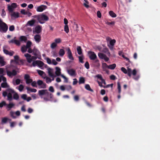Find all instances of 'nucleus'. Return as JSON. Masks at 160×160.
<instances>
[{
	"instance_id": "1",
	"label": "nucleus",
	"mask_w": 160,
	"mask_h": 160,
	"mask_svg": "<svg viewBox=\"0 0 160 160\" xmlns=\"http://www.w3.org/2000/svg\"><path fill=\"white\" fill-rule=\"evenodd\" d=\"M7 91L8 92L7 100L11 101L13 99L16 100H18L19 99V96L18 94L13 89L11 88H8Z\"/></svg>"
},
{
	"instance_id": "2",
	"label": "nucleus",
	"mask_w": 160,
	"mask_h": 160,
	"mask_svg": "<svg viewBox=\"0 0 160 160\" xmlns=\"http://www.w3.org/2000/svg\"><path fill=\"white\" fill-rule=\"evenodd\" d=\"M38 94L41 97L43 95H46L47 97L43 98L44 100L45 101H49L50 99L52 98L53 97V94L49 93L47 89L39 90L38 92Z\"/></svg>"
},
{
	"instance_id": "3",
	"label": "nucleus",
	"mask_w": 160,
	"mask_h": 160,
	"mask_svg": "<svg viewBox=\"0 0 160 160\" xmlns=\"http://www.w3.org/2000/svg\"><path fill=\"white\" fill-rule=\"evenodd\" d=\"M121 70L124 73L127 74L129 77H131L132 74L133 76L136 75L137 72L135 69H134L132 71L131 69L130 68H128V69L127 70L124 68L122 67L121 68Z\"/></svg>"
},
{
	"instance_id": "4",
	"label": "nucleus",
	"mask_w": 160,
	"mask_h": 160,
	"mask_svg": "<svg viewBox=\"0 0 160 160\" xmlns=\"http://www.w3.org/2000/svg\"><path fill=\"white\" fill-rule=\"evenodd\" d=\"M49 20V18L43 13L40 14L39 22L40 24H43Z\"/></svg>"
},
{
	"instance_id": "5",
	"label": "nucleus",
	"mask_w": 160,
	"mask_h": 160,
	"mask_svg": "<svg viewBox=\"0 0 160 160\" xmlns=\"http://www.w3.org/2000/svg\"><path fill=\"white\" fill-rule=\"evenodd\" d=\"M6 72L7 75L10 78L16 76L17 74V71L15 69H13L12 71H10L8 69H7Z\"/></svg>"
},
{
	"instance_id": "6",
	"label": "nucleus",
	"mask_w": 160,
	"mask_h": 160,
	"mask_svg": "<svg viewBox=\"0 0 160 160\" xmlns=\"http://www.w3.org/2000/svg\"><path fill=\"white\" fill-rule=\"evenodd\" d=\"M8 46L7 45L4 46L3 47V51L4 53L6 55H9L10 56H13L14 52L13 51H12L11 52H9L8 50H6V49L7 48Z\"/></svg>"
},
{
	"instance_id": "7",
	"label": "nucleus",
	"mask_w": 160,
	"mask_h": 160,
	"mask_svg": "<svg viewBox=\"0 0 160 160\" xmlns=\"http://www.w3.org/2000/svg\"><path fill=\"white\" fill-rule=\"evenodd\" d=\"M0 25V32H5L8 29V26L5 23Z\"/></svg>"
},
{
	"instance_id": "8",
	"label": "nucleus",
	"mask_w": 160,
	"mask_h": 160,
	"mask_svg": "<svg viewBox=\"0 0 160 160\" xmlns=\"http://www.w3.org/2000/svg\"><path fill=\"white\" fill-rule=\"evenodd\" d=\"M88 54L89 56V58L91 60H95L97 58L96 54L93 52L89 51L88 52Z\"/></svg>"
},
{
	"instance_id": "9",
	"label": "nucleus",
	"mask_w": 160,
	"mask_h": 160,
	"mask_svg": "<svg viewBox=\"0 0 160 160\" xmlns=\"http://www.w3.org/2000/svg\"><path fill=\"white\" fill-rule=\"evenodd\" d=\"M17 4L16 3H13L11 4V5H8V9L9 12H12L14 8H17Z\"/></svg>"
},
{
	"instance_id": "10",
	"label": "nucleus",
	"mask_w": 160,
	"mask_h": 160,
	"mask_svg": "<svg viewBox=\"0 0 160 160\" xmlns=\"http://www.w3.org/2000/svg\"><path fill=\"white\" fill-rule=\"evenodd\" d=\"M30 76L28 74H26L24 76V78L26 80V83L28 84L32 82V79L30 78Z\"/></svg>"
},
{
	"instance_id": "11",
	"label": "nucleus",
	"mask_w": 160,
	"mask_h": 160,
	"mask_svg": "<svg viewBox=\"0 0 160 160\" xmlns=\"http://www.w3.org/2000/svg\"><path fill=\"white\" fill-rule=\"evenodd\" d=\"M42 27L40 25H38L35 28L34 30H33V32H35L39 34L42 32Z\"/></svg>"
},
{
	"instance_id": "12",
	"label": "nucleus",
	"mask_w": 160,
	"mask_h": 160,
	"mask_svg": "<svg viewBox=\"0 0 160 160\" xmlns=\"http://www.w3.org/2000/svg\"><path fill=\"white\" fill-rule=\"evenodd\" d=\"M47 8V7L46 6L44 5H41L37 8L36 10L38 12H42L44 10Z\"/></svg>"
},
{
	"instance_id": "13",
	"label": "nucleus",
	"mask_w": 160,
	"mask_h": 160,
	"mask_svg": "<svg viewBox=\"0 0 160 160\" xmlns=\"http://www.w3.org/2000/svg\"><path fill=\"white\" fill-rule=\"evenodd\" d=\"M67 54L68 58L69 59L73 60H74V58L73 57L70 48H67Z\"/></svg>"
},
{
	"instance_id": "14",
	"label": "nucleus",
	"mask_w": 160,
	"mask_h": 160,
	"mask_svg": "<svg viewBox=\"0 0 160 160\" xmlns=\"http://www.w3.org/2000/svg\"><path fill=\"white\" fill-rule=\"evenodd\" d=\"M36 22V20L34 19H32V20L28 21L26 24V26H33Z\"/></svg>"
},
{
	"instance_id": "15",
	"label": "nucleus",
	"mask_w": 160,
	"mask_h": 160,
	"mask_svg": "<svg viewBox=\"0 0 160 160\" xmlns=\"http://www.w3.org/2000/svg\"><path fill=\"white\" fill-rule=\"evenodd\" d=\"M67 72L68 74L71 76H75L76 75L75 70L73 69L68 70Z\"/></svg>"
},
{
	"instance_id": "16",
	"label": "nucleus",
	"mask_w": 160,
	"mask_h": 160,
	"mask_svg": "<svg viewBox=\"0 0 160 160\" xmlns=\"http://www.w3.org/2000/svg\"><path fill=\"white\" fill-rule=\"evenodd\" d=\"M24 56L26 57L27 62L29 63H31L32 61L31 58V55L28 53H26L24 54Z\"/></svg>"
},
{
	"instance_id": "17",
	"label": "nucleus",
	"mask_w": 160,
	"mask_h": 160,
	"mask_svg": "<svg viewBox=\"0 0 160 160\" xmlns=\"http://www.w3.org/2000/svg\"><path fill=\"white\" fill-rule=\"evenodd\" d=\"M41 36L39 34H37L34 37V39L37 43L39 42L41 40Z\"/></svg>"
},
{
	"instance_id": "18",
	"label": "nucleus",
	"mask_w": 160,
	"mask_h": 160,
	"mask_svg": "<svg viewBox=\"0 0 160 160\" xmlns=\"http://www.w3.org/2000/svg\"><path fill=\"white\" fill-rule=\"evenodd\" d=\"M9 43H14L17 45H20V42L17 40L12 39L9 41Z\"/></svg>"
},
{
	"instance_id": "19",
	"label": "nucleus",
	"mask_w": 160,
	"mask_h": 160,
	"mask_svg": "<svg viewBox=\"0 0 160 160\" xmlns=\"http://www.w3.org/2000/svg\"><path fill=\"white\" fill-rule=\"evenodd\" d=\"M93 64L94 67H98L100 66L99 61L97 59H96L94 61H93Z\"/></svg>"
},
{
	"instance_id": "20",
	"label": "nucleus",
	"mask_w": 160,
	"mask_h": 160,
	"mask_svg": "<svg viewBox=\"0 0 160 160\" xmlns=\"http://www.w3.org/2000/svg\"><path fill=\"white\" fill-rule=\"evenodd\" d=\"M116 40L114 39H112L111 40H110L109 42L110 45L111 46V47H109L111 49L113 48V47L114 46L115 42H116Z\"/></svg>"
},
{
	"instance_id": "21",
	"label": "nucleus",
	"mask_w": 160,
	"mask_h": 160,
	"mask_svg": "<svg viewBox=\"0 0 160 160\" xmlns=\"http://www.w3.org/2000/svg\"><path fill=\"white\" fill-rule=\"evenodd\" d=\"M58 53L60 56L62 57L65 54V50H64V49L61 48L59 50Z\"/></svg>"
},
{
	"instance_id": "22",
	"label": "nucleus",
	"mask_w": 160,
	"mask_h": 160,
	"mask_svg": "<svg viewBox=\"0 0 160 160\" xmlns=\"http://www.w3.org/2000/svg\"><path fill=\"white\" fill-rule=\"evenodd\" d=\"M56 71L55 72V74L57 76H59L61 74V69L60 68L58 67L56 68Z\"/></svg>"
},
{
	"instance_id": "23",
	"label": "nucleus",
	"mask_w": 160,
	"mask_h": 160,
	"mask_svg": "<svg viewBox=\"0 0 160 160\" xmlns=\"http://www.w3.org/2000/svg\"><path fill=\"white\" fill-rule=\"evenodd\" d=\"M12 13L11 14L12 17L15 18H18L19 17V14L18 12H12Z\"/></svg>"
},
{
	"instance_id": "24",
	"label": "nucleus",
	"mask_w": 160,
	"mask_h": 160,
	"mask_svg": "<svg viewBox=\"0 0 160 160\" xmlns=\"http://www.w3.org/2000/svg\"><path fill=\"white\" fill-rule=\"evenodd\" d=\"M48 75L50 77L54 76V74L52 72V69L50 68H49L48 69Z\"/></svg>"
},
{
	"instance_id": "25",
	"label": "nucleus",
	"mask_w": 160,
	"mask_h": 160,
	"mask_svg": "<svg viewBox=\"0 0 160 160\" xmlns=\"http://www.w3.org/2000/svg\"><path fill=\"white\" fill-rule=\"evenodd\" d=\"M26 89L27 90V92L28 93H29V92L28 91H30L31 92H36L37 90L36 89L34 88H31L29 87H27Z\"/></svg>"
},
{
	"instance_id": "26",
	"label": "nucleus",
	"mask_w": 160,
	"mask_h": 160,
	"mask_svg": "<svg viewBox=\"0 0 160 160\" xmlns=\"http://www.w3.org/2000/svg\"><path fill=\"white\" fill-rule=\"evenodd\" d=\"M85 88L88 91H91L92 92H93V90L91 88L89 85L88 84H87L85 85Z\"/></svg>"
},
{
	"instance_id": "27",
	"label": "nucleus",
	"mask_w": 160,
	"mask_h": 160,
	"mask_svg": "<svg viewBox=\"0 0 160 160\" xmlns=\"http://www.w3.org/2000/svg\"><path fill=\"white\" fill-rule=\"evenodd\" d=\"M19 39L21 42L24 41L26 42L27 40V38L25 36H22L20 37Z\"/></svg>"
},
{
	"instance_id": "28",
	"label": "nucleus",
	"mask_w": 160,
	"mask_h": 160,
	"mask_svg": "<svg viewBox=\"0 0 160 160\" xmlns=\"http://www.w3.org/2000/svg\"><path fill=\"white\" fill-rule=\"evenodd\" d=\"M6 105H7V108L8 109V110H9L14 106L15 104L12 103H10Z\"/></svg>"
},
{
	"instance_id": "29",
	"label": "nucleus",
	"mask_w": 160,
	"mask_h": 160,
	"mask_svg": "<svg viewBox=\"0 0 160 160\" xmlns=\"http://www.w3.org/2000/svg\"><path fill=\"white\" fill-rule=\"evenodd\" d=\"M77 52L79 55H81L82 53V49L80 46H78L77 48Z\"/></svg>"
},
{
	"instance_id": "30",
	"label": "nucleus",
	"mask_w": 160,
	"mask_h": 160,
	"mask_svg": "<svg viewBox=\"0 0 160 160\" xmlns=\"http://www.w3.org/2000/svg\"><path fill=\"white\" fill-rule=\"evenodd\" d=\"M116 66V65L115 63L113 64H111L108 65V68L111 69L112 70H113L115 68Z\"/></svg>"
},
{
	"instance_id": "31",
	"label": "nucleus",
	"mask_w": 160,
	"mask_h": 160,
	"mask_svg": "<svg viewBox=\"0 0 160 160\" xmlns=\"http://www.w3.org/2000/svg\"><path fill=\"white\" fill-rule=\"evenodd\" d=\"M109 15L112 18H115L117 16L116 14L112 11H110L109 12Z\"/></svg>"
},
{
	"instance_id": "32",
	"label": "nucleus",
	"mask_w": 160,
	"mask_h": 160,
	"mask_svg": "<svg viewBox=\"0 0 160 160\" xmlns=\"http://www.w3.org/2000/svg\"><path fill=\"white\" fill-rule=\"evenodd\" d=\"M0 64L2 66L5 65V62L4 61L3 58L2 57H0Z\"/></svg>"
},
{
	"instance_id": "33",
	"label": "nucleus",
	"mask_w": 160,
	"mask_h": 160,
	"mask_svg": "<svg viewBox=\"0 0 160 160\" xmlns=\"http://www.w3.org/2000/svg\"><path fill=\"white\" fill-rule=\"evenodd\" d=\"M85 80L84 78L82 77H80L79 79V84L84 83L85 82Z\"/></svg>"
},
{
	"instance_id": "34",
	"label": "nucleus",
	"mask_w": 160,
	"mask_h": 160,
	"mask_svg": "<svg viewBox=\"0 0 160 160\" xmlns=\"http://www.w3.org/2000/svg\"><path fill=\"white\" fill-rule=\"evenodd\" d=\"M24 88V87L23 85L20 84L19 85L18 87H16V88L18 89L20 92H22Z\"/></svg>"
},
{
	"instance_id": "35",
	"label": "nucleus",
	"mask_w": 160,
	"mask_h": 160,
	"mask_svg": "<svg viewBox=\"0 0 160 160\" xmlns=\"http://www.w3.org/2000/svg\"><path fill=\"white\" fill-rule=\"evenodd\" d=\"M14 61L16 64H19V57L16 55L14 56Z\"/></svg>"
},
{
	"instance_id": "36",
	"label": "nucleus",
	"mask_w": 160,
	"mask_h": 160,
	"mask_svg": "<svg viewBox=\"0 0 160 160\" xmlns=\"http://www.w3.org/2000/svg\"><path fill=\"white\" fill-rule=\"evenodd\" d=\"M1 87L2 88H8L9 87L7 82H3L1 83Z\"/></svg>"
},
{
	"instance_id": "37",
	"label": "nucleus",
	"mask_w": 160,
	"mask_h": 160,
	"mask_svg": "<svg viewBox=\"0 0 160 160\" xmlns=\"http://www.w3.org/2000/svg\"><path fill=\"white\" fill-rule=\"evenodd\" d=\"M118 89V92L120 94L121 92V86L120 83L119 82L117 83Z\"/></svg>"
},
{
	"instance_id": "38",
	"label": "nucleus",
	"mask_w": 160,
	"mask_h": 160,
	"mask_svg": "<svg viewBox=\"0 0 160 160\" xmlns=\"http://www.w3.org/2000/svg\"><path fill=\"white\" fill-rule=\"evenodd\" d=\"M44 78L46 79V82L48 83H50L52 82L51 79L48 77H46Z\"/></svg>"
},
{
	"instance_id": "39",
	"label": "nucleus",
	"mask_w": 160,
	"mask_h": 160,
	"mask_svg": "<svg viewBox=\"0 0 160 160\" xmlns=\"http://www.w3.org/2000/svg\"><path fill=\"white\" fill-rule=\"evenodd\" d=\"M44 63L41 61L38 60V66L39 67H41L43 66Z\"/></svg>"
},
{
	"instance_id": "40",
	"label": "nucleus",
	"mask_w": 160,
	"mask_h": 160,
	"mask_svg": "<svg viewBox=\"0 0 160 160\" xmlns=\"http://www.w3.org/2000/svg\"><path fill=\"white\" fill-rule=\"evenodd\" d=\"M105 55H106L101 53L99 52L98 53V56L99 57L102 59H103V58H104V57Z\"/></svg>"
},
{
	"instance_id": "41",
	"label": "nucleus",
	"mask_w": 160,
	"mask_h": 160,
	"mask_svg": "<svg viewBox=\"0 0 160 160\" xmlns=\"http://www.w3.org/2000/svg\"><path fill=\"white\" fill-rule=\"evenodd\" d=\"M21 82V80L19 79H17L15 80V84L14 82H13V84L14 85H18Z\"/></svg>"
},
{
	"instance_id": "42",
	"label": "nucleus",
	"mask_w": 160,
	"mask_h": 160,
	"mask_svg": "<svg viewBox=\"0 0 160 160\" xmlns=\"http://www.w3.org/2000/svg\"><path fill=\"white\" fill-rule=\"evenodd\" d=\"M32 44L31 42L30 41H28L27 42L26 44V48H29L31 47V46Z\"/></svg>"
},
{
	"instance_id": "43",
	"label": "nucleus",
	"mask_w": 160,
	"mask_h": 160,
	"mask_svg": "<svg viewBox=\"0 0 160 160\" xmlns=\"http://www.w3.org/2000/svg\"><path fill=\"white\" fill-rule=\"evenodd\" d=\"M57 46V44L55 42H52L51 45L50 47L51 48L54 49Z\"/></svg>"
},
{
	"instance_id": "44",
	"label": "nucleus",
	"mask_w": 160,
	"mask_h": 160,
	"mask_svg": "<svg viewBox=\"0 0 160 160\" xmlns=\"http://www.w3.org/2000/svg\"><path fill=\"white\" fill-rule=\"evenodd\" d=\"M64 31L67 33H68L69 32V28L68 25H65L64 28Z\"/></svg>"
},
{
	"instance_id": "45",
	"label": "nucleus",
	"mask_w": 160,
	"mask_h": 160,
	"mask_svg": "<svg viewBox=\"0 0 160 160\" xmlns=\"http://www.w3.org/2000/svg\"><path fill=\"white\" fill-rule=\"evenodd\" d=\"M54 41H55L54 42L57 44V43H60L61 42V39L60 38H56L55 39Z\"/></svg>"
},
{
	"instance_id": "46",
	"label": "nucleus",
	"mask_w": 160,
	"mask_h": 160,
	"mask_svg": "<svg viewBox=\"0 0 160 160\" xmlns=\"http://www.w3.org/2000/svg\"><path fill=\"white\" fill-rule=\"evenodd\" d=\"M106 23L109 25H114L115 24L114 22L112 21L110 22L107 21L106 22Z\"/></svg>"
},
{
	"instance_id": "47",
	"label": "nucleus",
	"mask_w": 160,
	"mask_h": 160,
	"mask_svg": "<svg viewBox=\"0 0 160 160\" xmlns=\"http://www.w3.org/2000/svg\"><path fill=\"white\" fill-rule=\"evenodd\" d=\"M25 61V60H19V64H17L21 65H23L24 62Z\"/></svg>"
},
{
	"instance_id": "48",
	"label": "nucleus",
	"mask_w": 160,
	"mask_h": 160,
	"mask_svg": "<svg viewBox=\"0 0 160 160\" xmlns=\"http://www.w3.org/2000/svg\"><path fill=\"white\" fill-rule=\"evenodd\" d=\"M37 72L38 74L40 76H42L44 73L42 71L39 70H37Z\"/></svg>"
},
{
	"instance_id": "49",
	"label": "nucleus",
	"mask_w": 160,
	"mask_h": 160,
	"mask_svg": "<svg viewBox=\"0 0 160 160\" xmlns=\"http://www.w3.org/2000/svg\"><path fill=\"white\" fill-rule=\"evenodd\" d=\"M7 104L4 101H3L1 103H0V107L2 108L4 106H5Z\"/></svg>"
},
{
	"instance_id": "50",
	"label": "nucleus",
	"mask_w": 160,
	"mask_h": 160,
	"mask_svg": "<svg viewBox=\"0 0 160 160\" xmlns=\"http://www.w3.org/2000/svg\"><path fill=\"white\" fill-rule=\"evenodd\" d=\"M85 67L87 69H88L89 68V62L87 61L84 64Z\"/></svg>"
},
{
	"instance_id": "51",
	"label": "nucleus",
	"mask_w": 160,
	"mask_h": 160,
	"mask_svg": "<svg viewBox=\"0 0 160 160\" xmlns=\"http://www.w3.org/2000/svg\"><path fill=\"white\" fill-rule=\"evenodd\" d=\"M79 61L80 62L82 63H83V58L82 56H80L78 57Z\"/></svg>"
},
{
	"instance_id": "52",
	"label": "nucleus",
	"mask_w": 160,
	"mask_h": 160,
	"mask_svg": "<svg viewBox=\"0 0 160 160\" xmlns=\"http://www.w3.org/2000/svg\"><path fill=\"white\" fill-rule=\"evenodd\" d=\"M31 85L32 86L34 87H37V82L35 81H32V82L31 83Z\"/></svg>"
},
{
	"instance_id": "53",
	"label": "nucleus",
	"mask_w": 160,
	"mask_h": 160,
	"mask_svg": "<svg viewBox=\"0 0 160 160\" xmlns=\"http://www.w3.org/2000/svg\"><path fill=\"white\" fill-rule=\"evenodd\" d=\"M38 51L36 49H34L33 50V54L35 56H37L38 55Z\"/></svg>"
},
{
	"instance_id": "54",
	"label": "nucleus",
	"mask_w": 160,
	"mask_h": 160,
	"mask_svg": "<svg viewBox=\"0 0 160 160\" xmlns=\"http://www.w3.org/2000/svg\"><path fill=\"white\" fill-rule=\"evenodd\" d=\"M79 98L78 95H76L74 97V99L76 101H78L79 100Z\"/></svg>"
},
{
	"instance_id": "55",
	"label": "nucleus",
	"mask_w": 160,
	"mask_h": 160,
	"mask_svg": "<svg viewBox=\"0 0 160 160\" xmlns=\"http://www.w3.org/2000/svg\"><path fill=\"white\" fill-rule=\"evenodd\" d=\"M43 82L41 80H38L37 81V84L39 86H41L42 84H43Z\"/></svg>"
},
{
	"instance_id": "56",
	"label": "nucleus",
	"mask_w": 160,
	"mask_h": 160,
	"mask_svg": "<svg viewBox=\"0 0 160 160\" xmlns=\"http://www.w3.org/2000/svg\"><path fill=\"white\" fill-rule=\"evenodd\" d=\"M15 29L14 26L13 25H12L10 26L9 28V30L11 31H13Z\"/></svg>"
},
{
	"instance_id": "57",
	"label": "nucleus",
	"mask_w": 160,
	"mask_h": 160,
	"mask_svg": "<svg viewBox=\"0 0 160 160\" xmlns=\"http://www.w3.org/2000/svg\"><path fill=\"white\" fill-rule=\"evenodd\" d=\"M38 60H37L35 61H33L32 63V65L35 67L36 65L38 66Z\"/></svg>"
},
{
	"instance_id": "58",
	"label": "nucleus",
	"mask_w": 160,
	"mask_h": 160,
	"mask_svg": "<svg viewBox=\"0 0 160 160\" xmlns=\"http://www.w3.org/2000/svg\"><path fill=\"white\" fill-rule=\"evenodd\" d=\"M32 17L34 18H36L37 19L38 21H39V18H40V15H35L32 16Z\"/></svg>"
},
{
	"instance_id": "59",
	"label": "nucleus",
	"mask_w": 160,
	"mask_h": 160,
	"mask_svg": "<svg viewBox=\"0 0 160 160\" xmlns=\"http://www.w3.org/2000/svg\"><path fill=\"white\" fill-rule=\"evenodd\" d=\"M46 60H47V62L49 64H51L52 63L51 61L49 58H46Z\"/></svg>"
},
{
	"instance_id": "60",
	"label": "nucleus",
	"mask_w": 160,
	"mask_h": 160,
	"mask_svg": "<svg viewBox=\"0 0 160 160\" xmlns=\"http://www.w3.org/2000/svg\"><path fill=\"white\" fill-rule=\"evenodd\" d=\"M6 13L5 12V11L4 10V9H2V17H4L6 15Z\"/></svg>"
},
{
	"instance_id": "61",
	"label": "nucleus",
	"mask_w": 160,
	"mask_h": 160,
	"mask_svg": "<svg viewBox=\"0 0 160 160\" xmlns=\"http://www.w3.org/2000/svg\"><path fill=\"white\" fill-rule=\"evenodd\" d=\"M113 83H112L110 84L107 85L106 86H103L104 88H108L109 87H111V88H112L113 86Z\"/></svg>"
},
{
	"instance_id": "62",
	"label": "nucleus",
	"mask_w": 160,
	"mask_h": 160,
	"mask_svg": "<svg viewBox=\"0 0 160 160\" xmlns=\"http://www.w3.org/2000/svg\"><path fill=\"white\" fill-rule=\"evenodd\" d=\"M97 16L99 18H101V14L100 12L99 11H98L97 12Z\"/></svg>"
},
{
	"instance_id": "63",
	"label": "nucleus",
	"mask_w": 160,
	"mask_h": 160,
	"mask_svg": "<svg viewBox=\"0 0 160 160\" xmlns=\"http://www.w3.org/2000/svg\"><path fill=\"white\" fill-rule=\"evenodd\" d=\"M1 77L2 78V80L4 82H6L7 79L5 77H3V75H1Z\"/></svg>"
},
{
	"instance_id": "64",
	"label": "nucleus",
	"mask_w": 160,
	"mask_h": 160,
	"mask_svg": "<svg viewBox=\"0 0 160 160\" xmlns=\"http://www.w3.org/2000/svg\"><path fill=\"white\" fill-rule=\"evenodd\" d=\"M110 78L111 80H115L116 79V77L115 75H112L110 76Z\"/></svg>"
}]
</instances>
